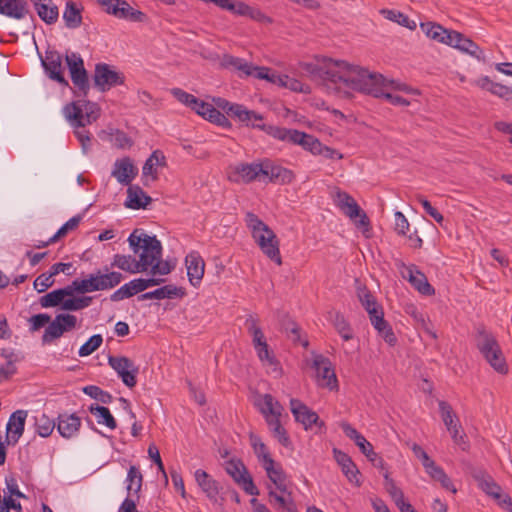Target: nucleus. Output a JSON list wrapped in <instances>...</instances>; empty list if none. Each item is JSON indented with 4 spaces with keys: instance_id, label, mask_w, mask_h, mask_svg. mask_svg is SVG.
Wrapping results in <instances>:
<instances>
[{
    "instance_id": "nucleus-1",
    "label": "nucleus",
    "mask_w": 512,
    "mask_h": 512,
    "mask_svg": "<svg viewBox=\"0 0 512 512\" xmlns=\"http://www.w3.org/2000/svg\"><path fill=\"white\" fill-rule=\"evenodd\" d=\"M299 67L312 80L321 81L328 90L343 92L344 97H349L350 93L343 88L376 91L369 89L365 84V81L371 82L373 78L368 74V69L351 65L345 61H333L330 58L316 56L313 61L300 62Z\"/></svg>"
},
{
    "instance_id": "nucleus-2",
    "label": "nucleus",
    "mask_w": 512,
    "mask_h": 512,
    "mask_svg": "<svg viewBox=\"0 0 512 512\" xmlns=\"http://www.w3.org/2000/svg\"><path fill=\"white\" fill-rule=\"evenodd\" d=\"M128 242L135 254L142 250L140 259L136 261L131 255L116 254L111 265L132 274L146 272L152 261L159 257L161 251L160 240L155 235L150 236L135 229L128 237Z\"/></svg>"
},
{
    "instance_id": "nucleus-3",
    "label": "nucleus",
    "mask_w": 512,
    "mask_h": 512,
    "mask_svg": "<svg viewBox=\"0 0 512 512\" xmlns=\"http://www.w3.org/2000/svg\"><path fill=\"white\" fill-rule=\"evenodd\" d=\"M476 347L490 366L500 374L508 373V365L495 336L484 325L476 327Z\"/></svg>"
},
{
    "instance_id": "nucleus-4",
    "label": "nucleus",
    "mask_w": 512,
    "mask_h": 512,
    "mask_svg": "<svg viewBox=\"0 0 512 512\" xmlns=\"http://www.w3.org/2000/svg\"><path fill=\"white\" fill-rule=\"evenodd\" d=\"M253 128L260 129L277 140L300 145L304 150L314 155L321 152L322 143L320 140L306 132L267 124H253Z\"/></svg>"
},
{
    "instance_id": "nucleus-5",
    "label": "nucleus",
    "mask_w": 512,
    "mask_h": 512,
    "mask_svg": "<svg viewBox=\"0 0 512 512\" xmlns=\"http://www.w3.org/2000/svg\"><path fill=\"white\" fill-rule=\"evenodd\" d=\"M339 208L354 221L356 227L361 229L363 234L371 230L370 220L363 209L357 204L355 199L346 192H338Z\"/></svg>"
},
{
    "instance_id": "nucleus-6",
    "label": "nucleus",
    "mask_w": 512,
    "mask_h": 512,
    "mask_svg": "<svg viewBox=\"0 0 512 512\" xmlns=\"http://www.w3.org/2000/svg\"><path fill=\"white\" fill-rule=\"evenodd\" d=\"M65 61L70 73L71 81L79 92L86 97L90 90V83L88 78V72L84 67V61L82 57L75 53H67Z\"/></svg>"
},
{
    "instance_id": "nucleus-7",
    "label": "nucleus",
    "mask_w": 512,
    "mask_h": 512,
    "mask_svg": "<svg viewBox=\"0 0 512 512\" xmlns=\"http://www.w3.org/2000/svg\"><path fill=\"white\" fill-rule=\"evenodd\" d=\"M95 87L106 92L112 87L123 85L125 83V75L119 72L107 63H97L93 75Z\"/></svg>"
},
{
    "instance_id": "nucleus-8",
    "label": "nucleus",
    "mask_w": 512,
    "mask_h": 512,
    "mask_svg": "<svg viewBox=\"0 0 512 512\" xmlns=\"http://www.w3.org/2000/svg\"><path fill=\"white\" fill-rule=\"evenodd\" d=\"M108 364L116 371L122 382L129 388L137 384L139 366L126 356H109Z\"/></svg>"
},
{
    "instance_id": "nucleus-9",
    "label": "nucleus",
    "mask_w": 512,
    "mask_h": 512,
    "mask_svg": "<svg viewBox=\"0 0 512 512\" xmlns=\"http://www.w3.org/2000/svg\"><path fill=\"white\" fill-rule=\"evenodd\" d=\"M290 409L295 421L301 423L305 430L311 429L313 425L317 426L320 432L326 429L324 421L320 420L318 414L299 399H290Z\"/></svg>"
},
{
    "instance_id": "nucleus-10",
    "label": "nucleus",
    "mask_w": 512,
    "mask_h": 512,
    "mask_svg": "<svg viewBox=\"0 0 512 512\" xmlns=\"http://www.w3.org/2000/svg\"><path fill=\"white\" fill-rule=\"evenodd\" d=\"M76 316L69 313L57 314L53 321L50 320L49 325L42 336L43 343H51L55 339L60 338L64 332L72 330L76 327Z\"/></svg>"
},
{
    "instance_id": "nucleus-11",
    "label": "nucleus",
    "mask_w": 512,
    "mask_h": 512,
    "mask_svg": "<svg viewBox=\"0 0 512 512\" xmlns=\"http://www.w3.org/2000/svg\"><path fill=\"white\" fill-rule=\"evenodd\" d=\"M368 74L373 78L371 79V82L365 81L366 86H368L369 89H375L377 91L371 92L367 90H357L358 92L365 93L376 98L384 97L387 101H389L392 105L395 106H408L410 104V102L406 98L400 95L384 92L386 84L382 74L373 73L370 72L369 70Z\"/></svg>"
},
{
    "instance_id": "nucleus-12",
    "label": "nucleus",
    "mask_w": 512,
    "mask_h": 512,
    "mask_svg": "<svg viewBox=\"0 0 512 512\" xmlns=\"http://www.w3.org/2000/svg\"><path fill=\"white\" fill-rule=\"evenodd\" d=\"M312 367L316 370L319 386L326 387L329 390L338 388V380L329 358L322 354L316 355Z\"/></svg>"
},
{
    "instance_id": "nucleus-13",
    "label": "nucleus",
    "mask_w": 512,
    "mask_h": 512,
    "mask_svg": "<svg viewBox=\"0 0 512 512\" xmlns=\"http://www.w3.org/2000/svg\"><path fill=\"white\" fill-rule=\"evenodd\" d=\"M397 268H403L404 271H401L402 277L407 279L410 284L422 295L431 296L435 294V289L428 282L427 277L424 273L417 269L416 265L406 266L405 263L401 260L396 261Z\"/></svg>"
},
{
    "instance_id": "nucleus-14",
    "label": "nucleus",
    "mask_w": 512,
    "mask_h": 512,
    "mask_svg": "<svg viewBox=\"0 0 512 512\" xmlns=\"http://www.w3.org/2000/svg\"><path fill=\"white\" fill-rule=\"evenodd\" d=\"M253 239L259 245L262 252L278 265L282 264V258L279 251V240L273 230L268 227L266 231L254 235Z\"/></svg>"
},
{
    "instance_id": "nucleus-15",
    "label": "nucleus",
    "mask_w": 512,
    "mask_h": 512,
    "mask_svg": "<svg viewBox=\"0 0 512 512\" xmlns=\"http://www.w3.org/2000/svg\"><path fill=\"white\" fill-rule=\"evenodd\" d=\"M469 473L477 482L478 487L487 495L493 497L495 500L500 499L503 494L502 488L494 481L484 469L480 467H470Z\"/></svg>"
},
{
    "instance_id": "nucleus-16",
    "label": "nucleus",
    "mask_w": 512,
    "mask_h": 512,
    "mask_svg": "<svg viewBox=\"0 0 512 512\" xmlns=\"http://www.w3.org/2000/svg\"><path fill=\"white\" fill-rule=\"evenodd\" d=\"M469 473L477 482L478 487L487 495L493 497L495 500L500 499L503 494L502 488L494 481L484 469L480 467H470Z\"/></svg>"
},
{
    "instance_id": "nucleus-17",
    "label": "nucleus",
    "mask_w": 512,
    "mask_h": 512,
    "mask_svg": "<svg viewBox=\"0 0 512 512\" xmlns=\"http://www.w3.org/2000/svg\"><path fill=\"white\" fill-rule=\"evenodd\" d=\"M469 473L477 482L478 487L487 495L493 497L495 500L500 499L503 494L502 488L494 481L484 469L480 467H470Z\"/></svg>"
},
{
    "instance_id": "nucleus-18",
    "label": "nucleus",
    "mask_w": 512,
    "mask_h": 512,
    "mask_svg": "<svg viewBox=\"0 0 512 512\" xmlns=\"http://www.w3.org/2000/svg\"><path fill=\"white\" fill-rule=\"evenodd\" d=\"M369 319L378 335L383 338V340L389 346L393 347L397 344V337L392 329V326L388 321L385 320L383 309L371 310Z\"/></svg>"
},
{
    "instance_id": "nucleus-19",
    "label": "nucleus",
    "mask_w": 512,
    "mask_h": 512,
    "mask_svg": "<svg viewBox=\"0 0 512 512\" xmlns=\"http://www.w3.org/2000/svg\"><path fill=\"white\" fill-rule=\"evenodd\" d=\"M42 66L50 79L62 85H68L63 74L62 56L58 51H46L45 60H42Z\"/></svg>"
},
{
    "instance_id": "nucleus-20",
    "label": "nucleus",
    "mask_w": 512,
    "mask_h": 512,
    "mask_svg": "<svg viewBox=\"0 0 512 512\" xmlns=\"http://www.w3.org/2000/svg\"><path fill=\"white\" fill-rule=\"evenodd\" d=\"M185 265L187 268V276L190 284L198 287L203 279L205 271V262L197 251H191L185 257Z\"/></svg>"
},
{
    "instance_id": "nucleus-21",
    "label": "nucleus",
    "mask_w": 512,
    "mask_h": 512,
    "mask_svg": "<svg viewBox=\"0 0 512 512\" xmlns=\"http://www.w3.org/2000/svg\"><path fill=\"white\" fill-rule=\"evenodd\" d=\"M26 418V410H16L11 414L7 423V444L15 445L18 442L24 433Z\"/></svg>"
},
{
    "instance_id": "nucleus-22",
    "label": "nucleus",
    "mask_w": 512,
    "mask_h": 512,
    "mask_svg": "<svg viewBox=\"0 0 512 512\" xmlns=\"http://www.w3.org/2000/svg\"><path fill=\"white\" fill-rule=\"evenodd\" d=\"M333 455L335 461L341 467V470L348 481L353 483L355 486L360 487L361 481L358 477L360 475V471L356 464L353 462L352 458L347 453L337 448L333 449Z\"/></svg>"
},
{
    "instance_id": "nucleus-23",
    "label": "nucleus",
    "mask_w": 512,
    "mask_h": 512,
    "mask_svg": "<svg viewBox=\"0 0 512 512\" xmlns=\"http://www.w3.org/2000/svg\"><path fill=\"white\" fill-rule=\"evenodd\" d=\"M64 113L68 121L75 128H83L86 125L91 124L92 121L96 120L98 117L94 114L93 110L90 112L87 111L86 114H84L81 106L76 102L67 104L64 107Z\"/></svg>"
},
{
    "instance_id": "nucleus-24",
    "label": "nucleus",
    "mask_w": 512,
    "mask_h": 512,
    "mask_svg": "<svg viewBox=\"0 0 512 512\" xmlns=\"http://www.w3.org/2000/svg\"><path fill=\"white\" fill-rule=\"evenodd\" d=\"M138 169L134 166L130 157H123L116 160L112 176L123 185H130L132 180L137 176Z\"/></svg>"
},
{
    "instance_id": "nucleus-25",
    "label": "nucleus",
    "mask_w": 512,
    "mask_h": 512,
    "mask_svg": "<svg viewBox=\"0 0 512 512\" xmlns=\"http://www.w3.org/2000/svg\"><path fill=\"white\" fill-rule=\"evenodd\" d=\"M263 176L268 177L269 182L280 185L290 184L295 179V174L292 170L273 164L270 160L264 161Z\"/></svg>"
},
{
    "instance_id": "nucleus-26",
    "label": "nucleus",
    "mask_w": 512,
    "mask_h": 512,
    "mask_svg": "<svg viewBox=\"0 0 512 512\" xmlns=\"http://www.w3.org/2000/svg\"><path fill=\"white\" fill-rule=\"evenodd\" d=\"M420 28L428 38L448 46L451 44L452 34L455 31L446 29L435 22H422Z\"/></svg>"
},
{
    "instance_id": "nucleus-27",
    "label": "nucleus",
    "mask_w": 512,
    "mask_h": 512,
    "mask_svg": "<svg viewBox=\"0 0 512 512\" xmlns=\"http://www.w3.org/2000/svg\"><path fill=\"white\" fill-rule=\"evenodd\" d=\"M263 467L267 473L270 481L276 486V488L281 493L287 492L286 480L287 476L281 466V464L276 463L273 458L266 459V463L263 464Z\"/></svg>"
},
{
    "instance_id": "nucleus-28",
    "label": "nucleus",
    "mask_w": 512,
    "mask_h": 512,
    "mask_svg": "<svg viewBox=\"0 0 512 512\" xmlns=\"http://www.w3.org/2000/svg\"><path fill=\"white\" fill-rule=\"evenodd\" d=\"M152 202V198L147 195L138 185H129L127 188V199L124 203L126 208L139 210L146 209Z\"/></svg>"
},
{
    "instance_id": "nucleus-29",
    "label": "nucleus",
    "mask_w": 512,
    "mask_h": 512,
    "mask_svg": "<svg viewBox=\"0 0 512 512\" xmlns=\"http://www.w3.org/2000/svg\"><path fill=\"white\" fill-rule=\"evenodd\" d=\"M0 14L13 19H23L29 14L28 3L25 0H0Z\"/></svg>"
},
{
    "instance_id": "nucleus-30",
    "label": "nucleus",
    "mask_w": 512,
    "mask_h": 512,
    "mask_svg": "<svg viewBox=\"0 0 512 512\" xmlns=\"http://www.w3.org/2000/svg\"><path fill=\"white\" fill-rule=\"evenodd\" d=\"M186 294L185 289L182 287H176L174 285H165L160 288H157L153 291L143 293L138 296V300H149V299H171L174 297H180L182 298Z\"/></svg>"
},
{
    "instance_id": "nucleus-31",
    "label": "nucleus",
    "mask_w": 512,
    "mask_h": 512,
    "mask_svg": "<svg viewBox=\"0 0 512 512\" xmlns=\"http://www.w3.org/2000/svg\"><path fill=\"white\" fill-rule=\"evenodd\" d=\"M57 419V430L64 438H71L80 429L81 420L76 414H59Z\"/></svg>"
},
{
    "instance_id": "nucleus-32",
    "label": "nucleus",
    "mask_w": 512,
    "mask_h": 512,
    "mask_svg": "<svg viewBox=\"0 0 512 512\" xmlns=\"http://www.w3.org/2000/svg\"><path fill=\"white\" fill-rule=\"evenodd\" d=\"M195 480L202 491L211 500L216 502L219 493V483L214 480L206 471L198 469L195 472Z\"/></svg>"
},
{
    "instance_id": "nucleus-33",
    "label": "nucleus",
    "mask_w": 512,
    "mask_h": 512,
    "mask_svg": "<svg viewBox=\"0 0 512 512\" xmlns=\"http://www.w3.org/2000/svg\"><path fill=\"white\" fill-rule=\"evenodd\" d=\"M228 115L237 118L240 122L246 123L249 125L250 121H253V124H261L260 122L263 120V116L253 110H248L244 105L234 103L232 106L228 107Z\"/></svg>"
},
{
    "instance_id": "nucleus-34",
    "label": "nucleus",
    "mask_w": 512,
    "mask_h": 512,
    "mask_svg": "<svg viewBox=\"0 0 512 512\" xmlns=\"http://www.w3.org/2000/svg\"><path fill=\"white\" fill-rule=\"evenodd\" d=\"M145 291L143 278L133 279L129 283L124 284L110 295V300L117 302L125 298H130L135 294Z\"/></svg>"
},
{
    "instance_id": "nucleus-35",
    "label": "nucleus",
    "mask_w": 512,
    "mask_h": 512,
    "mask_svg": "<svg viewBox=\"0 0 512 512\" xmlns=\"http://www.w3.org/2000/svg\"><path fill=\"white\" fill-rule=\"evenodd\" d=\"M476 84L483 90H487L506 101L512 100V88L506 85L493 82L488 76H483L476 81Z\"/></svg>"
},
{
    "instance_id": "nucleus-36",
    "label": "nucleus",
    "mask_w": 512,
    "mask_h": 512,
    "mask_svg": "<svg viewBox=\"0 0 512 512\" xmlns=\"http://www.w3.org/2000/svg\"><path fill=\"white\" fill-rule=\"evenodd\" d=\"M38 16L47 24H52L58 19V7L52 0H33Z\"/></svg>"
},
{
    "instance_id": "nucleus-37",
    "label": "nucleus",
    "mask_w": 512,
    "mask_h": 512,
    "mask_svg": "<svg viewBox=\"0 0 512 512\" xmlns=\"http://www.w3.org/2000/svg\"><path fill=\"white\" fill-rule=\"evenodd\" d=\"M71 296V291L67 289V286L53 290L39 299V303L42 308H50L59 306L63 310V303L65 298Z\"/></svg>"
},
{
    "instance_id": "nucleus-38",
    "label": "nucleus",
    "mask_w": 512,
    "mask_h": 512,
    "mask_svg": "<svg viewBox=\"0 0 512 512\" xmlns=\"http://www.w3.org/2000/svg\"><path fill=\"white\" fill-rule=\"evenodd\" d=\"M236 173L245 183H250L266 173L264 171V161L261 163H241L236 167Z\"/></svg>"
},
{
    "instance_id": "nucleus-39",
    "label": "nucleus",
    "mask_w": 512,
    "mask_h": 512,
    "mask_svg": "<svg viewBox=\"0 0 512 512\" xmlns=\"http://www.w3.org/2000/svg\"><path fill=\"white\" fill-rule=\"evenodd\" d=\"M268 488L269 502L275 509H281L286 512H298L296 504L291 497V492L287 490L288 497H285L276 493L270 486Z\"/></svg>"
},
{
    "instance_id": "nucleus-40",
    "label": "nucleus",
    "mask_w": 512,
    "mask_h": 512,
    "mask_svg": "<svg viewBox=\"0 0 512 512\" xmlns=\"http://www.w3.org/2000/svg\"><path fill=\"white\" fill-rule=\"evenodd\" d=\"M329 315L334 328L342 337V339L344 341L352 340L354 338L353 330L344 315L338 311L330 312Z\"/></svg>"
},
{
    "instance_id": "nucleus-41",
    "label": "nucleus",
    "mask_w": 512,
    "mask_h": 512,
    "mask_svg": "<svg viewBox=\"0 0 512 512\" xmlns=\"http://www.w3.org/2000/svg\"><path fill=\"white\" fill-rule=\"evenodd\" d=\"M120 5L116 18L138 23L147 21V15L144 12L131 7L126 0H121Z\"/></svg>"
},
{
    "instance_id": "nucleus-42",
    "label": "nucleus",
    "mask_w": 512,
    "mask_h": 512,
    "mask_svg": "<svg viewBox=\"0 0 512 512\" xmlns=\"http://www.w3.org/2000/svg\"><path fill=\"white\" fill-rule=\"evenodd\" d=\"M89 412L96 416L98 424H103L111 430L116 429L117 422L107 407L92 404L89 407Z\"/></svg>"
},
{
    "instance_id": "nucleus-43",
    "label": "nucleus",
    "mask_w": 512,
    "mask_h": 512,
    "mask_svg": "<svg viewBox=\"0 0 512 512\" xmlns=\"http://www.w3.org/2000/svg\"><path fill=\"white\" fill-rule=\"evenodd\" d=\"M67 289L71 291V296L74 293L85 294L89 292L99 291L94 274H90L89 278L82 280H74L70 285H67Z\"/></svg>"
},
{
    "instance_id": "nucleus-44",
    "label": "nucleus",
    "mask_w": 512,
    "mask_h": 512,
    "mask_svg": "<svg viewBox=\"0 0 512 512\" xmlns=\"http://www.w3.org/2000/svg\"><path fill=\"white\" fill-rule=\"evenodd\" d=\"M217 7L232 12L239 16H248L251 6L243 1L232 2L231 0H213Z\"/></svg>"
},
{
    "instance_id": "nucleus-45",
    "label": "nucleus",
    "mask_w": 512,
    "mask_h": 512,
    "mask_svg": "<svg viewBox=\"0 0 512 512\" xmlns=\"http://www.w3.org/2000/svg\"><path fill=\"white\" fill-rule=\"evenodd\" d=\"M63 19L68 28L75 29L82 24L81 11L73 1L66 3Z\"/></svg>"
},
{
    "instance_id": "nucleus-46",
    "label": "nucleus",
    "mask_w": 512,
    "mask_h": 512,
    "mask_svg": "<svg viewBox=\"0 0 512 512\" xmlns=\"http://www.w3.org/2000/svg\"><path fill=\"white\" fill-rule=\"evenodd\" d=\"M266 423L272 431L273 436L277 438L281 445L288 447L291 444L290 437L286 429L282 426L280 418L266 417Z\"/></svg>"
},
{
    "instance_id": "nucleus-47",
    "label": "nucleus",
    "mask_w": 512,
    "mask_h": 512,
    "mask_svg": "<svg viewBox=\"0 0 512 512\" xmlns=\"http://www.w3.org/2000/svg\"><path fill=\"white\" fill-rule=\"evenodd\" d=\"M381 15H383L386 19L396 22L399 25L408 28L409 30H415L416 29V22L411 20L407 15L404 13L393 10V9H382L380 10Z\"/></svg>"
},
{
    "instance_id": "nucleus-48",
    "label": "nucleus",
    "mask_w": 512,
    "mask_h": 512,
    "mask_svg": "<svg viewBox=\"0 0 512 512\" xmlns=\"http://www.w3.org/2000/svg\"><path fill=\"white\" fill-rule=\"evenodd\" d=\"M438 405L442 420L448 431H452V428L460 425L457 415L454 413L452 406L448 402L441 400Z\"/></svg>"
},
{
    "instance_id": "nucleus-49",
    "label": "nucleus",
    "mask_w": 512,
    "mask_h": 512,
    "mask_svg": "<svg viewBox=\"0 0 512 512\" xmlns=\"http://www.w3.org/2000/svg\"><path fill=\"white\" fill-rule=\"evenodd\" d=\"M357 296L359 301L361 302L364 309L367 311L368 315H370L371 310H380L382 307L377 303L376 298L371 293V291L366 287H358Z\"/></svg>"
},
{
    "instance_id": "nucleus-50",
    "label": "nucleus",
    "mask_w": 512,
    "mask_h": 512,
    "mask_svg": "<svg viewBox=\"0 0 512 512\" xmlns=\"http://www.w3.org/2000/svg\"><path fill=\"white\" fill-rule=\"evenodd\" d=\"M225 471L237 484H240L241 480L248 474L245 465L240 459H230L227 461Z\"/></svg>"
},
{
    "instance_id": "nucleus-51",
    "label": "nucleus",
    "mask_w": 512,
    "mask_h": 512,
    "mask_svg": "<svg viewBox=\"0 0 512 512\" xmlns=\"http://www.w3.org/2000/svg\"><path fill=\"white\" fill-rule=\"evenodd\" d=\"M223 65L225 67H233L234 69L243 72L247 76L254 75L253 70L255 68V65L248 63L239 57L225 55L223 58Z\"/></svg>"
},
{
    "instance_id": "nucleus-52",
    "label": "nucleus",
    "mask_w": 512,
    "mask_h": 512,
    "mask_svg": "<svg viewBox=\"0 0 512 512\" xmlns=\"http://www.w3.org/2000/svg\"><path fill=\"white\" fill-rule=\"evenodd\" d=\"M127 491L130 494L132 491L137 495V500L139 499V492L141 491L143 476L140 470L136 466H131L128 470L127 474Z\"/></svg>"
},
{
    "instance_id": "nucleus-53",
    "label": "nucleus",
    "mask_w": 512,
    "mask_h": 512,
    "mask_svg": "<svg viewBox=\"0 0 512 512\" xmlns=\"http://www.w3.org/2000/svg\"><path fill=\"white\" fill-rule=\"evenodd\" d=\"M93 297L91 296H81V297H66L65 303H63L64 311H78L82 310L88 306H90Z\"/></svg>"
},
{
    "instance_id": "nucleus-54",
    "label": "nucleus",
    "mask_w": 512,
    "mask_h": 512,
    "mask_svg": "<svg viewBox=\"0 0 512 512\" xmlns=\"http://www.w3.org/2000/svg\"><path fill=\"white\" fill-rule=\"evenodd\" d=\"M254 77L260 80H267L273 84H276L278 86H282L283 82V75L284 74H276L274 72H271L270 68L267 67H260L255 66L254 68Z\"/></svg>"
},
{
    "instance_id": "nucleus-55",
    "label": "nucleus",
    "mask_w": 512,
    "mask_h": 512,
    "mask_svg": "<svg viewBox=\"0 0 512 512\" xmlns=\"http://www.w3.org/2000/svg\"><path fill=\"white\" fill-rule=\"evenodd\" d=\"M56 424L53 419H50L45 414L35 418L36 432L41 437H48L52 434Z\"/></svg>"
},
{
    "instance_id": "nucleus-56",
    "label": "nucleus",
    "mask_w": 512,
    "mask_h": 512,
    "mask_svg": "<svg viewBox=\"0 0 512 512\" xmlns=\"http://www.w3.org/2000/svg\"><path fill=\"white\" fill-rule=\"evenodd\" d=\"M203 118L223 128L230 129L232 127V124L228 120V118L213 105L210 106L206 115L203 116Z\"/></svg>"
},
{
    "instance_id": "nucleus-57",
    "label": "nucleus",
    "mask_w": 512,
    "mask_h": 512,
    "mask_svg": "<svg viewBox=\"0 0 512 512\" xmlns=\"http://www.w3.org/2000/svg\"><path fill=\"white\" fill-rule=\"evenodd\" d=\"M383 477L385 480V483H384L385 489L389 493V495L391 496V498L393 499L395 504L397 505V504H400L401 502H403L405 500L404 493L400 488H398L396 486L394 480L390 477L389 472L386 471L383 474Z\"/></svg>"
},
{
    "instance_id": "nucleus-58",
    "label": "nucleus",
    "mask_w": 512,
    "mask_h": 512,
    "mask_svg": "<svg viewBox=\"0 0 512 512\" xmlns=\"http://www.w3.org/2000/svg\"><path fill=\"white\" fill-rule=\"evenodd\" d=\"M82 390L86 395L103 404H110L113 400V397L109 392L104 391L100 387L95 385L85 386Z\"/></svg>"
},
{
    "instance_id": "nucleus-59",
    "label": "nucleus",
    "mask_w": 512,
    "mask_h": 512,
    "mask_svg": "<svg viewBox=\"0 0 512 512\" xmlns=\"http://www.w3.org/2000/svg\"><path fill=\"white\" fill-rule=\"evenodd\" d=\"M251 445L253 447L254 453L256 454L259 461L262 464L266 463V459L272 458L267 446L262 442L261 438L253 433L249 436Z\"/></svg>"
},
{
    "instance_id": "nucleus-60",
    "label": "nucleus",
    "mask_w": 512,
    "mask_h": 512,
    "mask_svg": "<svg viewBox=\"0 0 512 512\" xmlns=\"http://www.w3.org/2000/svg\"><path fill=\"white\" fill-rule=\"evenodd\" d=\"M245 223L247 227L251 230L252 237L254 235H258L263 231L268 229V225L265 224L256 214L252 212H247L245 215Z\"/></svg>"
},
{
    "instance_id": "nucleus-61",
    "label": "nucleus",
    "mask_w": 512,
    "mask_h": 512,
    "mask_svg": "<svg viewBox=\"0 0 512 512\" xmlns=\"http://www.w3.org/2000/svg\"><path fill=\"white\" fill-rule=\"evenodd\" d=\"M162 251L163 248L161 247L159 257L154 259L152 264L149 266L151 267L150 273L152 275H167L174 269V266L171 265L170 262L162 260Z\"/></svg>"
},
{
    "instance_id": "nucleus-62",
    "label": "nucleus",
    "mask_w": 512,
    "mask_h": 512,
    "mask_svg": "<svg viewBox=\"0 0 512 512\" xmlns=\"http://www.w3.org/2000/svg\"><path fill=\"white\" fill-rule=\"evenodd\" d=\"M103 338L100 334L91 336L79 349L81 357L89 356L95 352L102 344Z\"/></svg>"
},
{
    "instance_id": "nucleus-63",
    "label": "nucleus",
    "mask_w": 512,
    "mask_h": 512,
    "mask_svg": "<svg viewBox=\"0 0 512 512\" xmlns=\"http://www.w3.org/2000/svg\"><path fill=\"white\" fill-rule=\"evenodd\" d=\"M82 217L81 215H76L70 218L66 223H64L58 231L49 239V242H56L60 238L64 237L70 230H73L78 227Z\"/></svg>"
},
{
    "instance_id": "nucleus-64",
    "label": "nucleus",
    "mask_w": 512,
    "mask_h": 512,
    "mask_svg": "<svg viewBox=\"0 0 512 512\" xmlns=\"http://www.w3.org/2000/svg\"><path fill=\"white\" fill-rule=\"evenodd\" d=\"M293 92H300L304 94H309L311 92V88L309 85L302 83L298 79L291 78L288 75H283L282 86Z\"/></svg>"
}]
</instances>
